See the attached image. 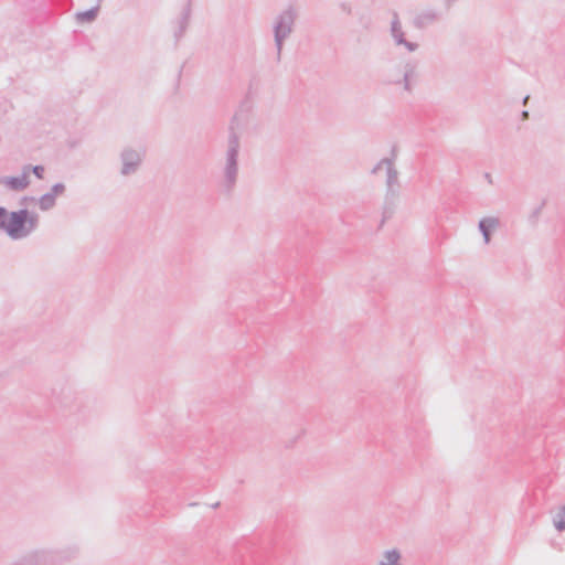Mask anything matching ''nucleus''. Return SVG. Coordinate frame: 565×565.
<instances>
[{"label": "nucleus", "mask_w": 565, "mask_h": 565, "mask_svg": "<svg viewBox=\"0 0 565 565\" xmlns=\"http://www.w3.org/2000/svg\"><path fill=\"white\" fill-rule=\"evenodd\" d=\"M553 523L557 531L562 532L565 530V518L561 511H558L553 518Z\"/></svg>", "instance_id": "6ab92c4d"}, {"label": "nucleus", "mask_w": 565, "mask_h": 565, "mask_svg": "<svg viewBox=\"0 0 565 565\" xmlns=\"http://www.w3.org/2000/svg\"><path fill=\"white\" fill-rule=\"evenodd\" d=\"M77 553L78 550L75 546L33 550L23 554L10 565H62L73 559Z\"/></svg>", "instance_id": "7ed1b4c3"}, {"label": "nucleus", "mask_w": 565, "mask_h": 565, "mask_svg": "<svg viewBox=\"0 0 565 565\" xmlns=\"http://www.w3.org/2000/svg\"><path fill=\"white\" fill-rule=\"evenodd\" d=\"M527 116H529V113H527L526 110H524V111L522 113V117L525 119V118H527Z\"/></svg>", "instance_id": "b1692460"}, {"label": "nucleus", "mask_w": 565, "mask_h": 565, "mask_svg": "<svg viewBox=\"0 0 565 565\" xmlns=\"http://www.w3.org/2000/svg\"><path fill=\"white\" fill-rule=\"evenodd\" d=\"M38 205L43 212L50 211L56 205V199L46 192L38 199Z\"/></svg>", "instance_id": "2eb2a0df"}, {"label": "nucleus", "mask_w": 565, "mask_h": 565, "mask_svg": "<svg viewBox=\"0 0 565 565\" xmlns=\"http://www.w3.org/2000/svg\"><path fill=\"white\" fill-rule=\"evenodd\" d=\"M145 151L142 149H137L132 147H125L119 153L120 159V174L122 177H130L136 174L143 161Z\"/></svg>", "instance_id": "423d86ee"}, {"label": "nucleus", "mask_w": 565, "mask_h": 565, "mask_svg": "<svg viewBox=\"0 0 565 565\" xmlns=\"http://www.w3.org/2000/svg\"><path fill=\"white\" fill-rule=\"evenodd\" d=\"M39 221V215L26 209L12 212L6 209V215L1 217L0 231L3 230L13 241L23 239L38 228Z\"/></svg>", "instance_id": "f03ea898"}, {"label": "nucleus", "mask_w": 565, "mask_h": 565, "mask_svg": "<svg viewBox=\"0 0 565 565\" xmlns=\"http://www.w3.org/2000/svg\"><path fill=\"white\" fill-rule=\"evenodd\" d=\"M377 565H404L402 552L396 547L385 550Z\"/></svg>", "instance_id": "ddd939ff"}, {"label": "nucleus", "mask_w": 565, "mask_h": 565, "mask_svg": "<svg viewBox=\"0 0 565 565\" xmlns=\"http://www.w3.org/2000/svg\"><path fill=\"white\" fill-rule=\"evenodd\" d=\"M296 19V10L292 7H288L281 12H279L274 20L273 32L277 52V61H280L281 58L284 42L294 32Z\"/></svg>", "instance_id": "20e7f679"}, {"label": "nucleus", "mask_w": 565, "mask_h": 565, "mask_svg": "<svg viewBox=\"0 0 565 565\" xmlns=\"http://www.w3.org/2000/svg\"><path fill=\"white\" fill-rule=\"evenodd\" d=\"M500 225L498 217L488 216L479 221L478 228L482 234L484 244H489L491 241V232Z\"/></svg>", "instance_id": "9b49d317"}, {"label": "nucleus", "mask_w": 565, "mask_h": 565, "mask_svg": "<svg viewBox=\"0 0 565 565\" xmlns=\"http://www.w3.org/2000/svg\"><path fill=\"white\" fill-rule=\"evenodd\" d=\"M457 0H444L445 7L449 9Z\"/></svg>", "instance_id": "4be33fe9"}, {"label": "nucleus", "mask_w": 565, "mask_h": 565, "mask_svg": "<svg viewBox=\"0 0 565 565\" xmlns=\"http://www.w3.org/2000/svg\"><path fill=\"white\" fill-rule=\"evenodd\" d=\"M23 171H25V174L29 177V173L32 172L39 180H42L44 178L45 169L43 166H31L25 164L23 166Z\"/></svg>", "instance_id": "a211bd4d"}, {"label": "nucleus", "mask_w": 565, "mask_h": 565, "mask_svg": "<svg viewBox=\"0 0 565 565\" xmlns=\"http://www.w3.org/2000/svg\"><path fill=\"white\" fill-rule=\"evenodd\" d=\"M339 8H340L341 12H343L348 15L352 14V4L350 2L343 1V2L339 3Z\"/></svg>", "instance_id": "412c9836"}, {"label": "nucleus", "mask_w": 565, "mask_h": 565, "mask_svg": "<svg viewBox=\"0 0 565 565\" xmlns=\"http://www.w3.org/2000/svg\"><path fill=\"white\" fill-rule=\"evenodd\" d=\"M484 178L488 180V182H489L490 184H492V177H491V174H490V173H486V174H484Z\"/></svg>", "instance_id": "5701e85b"}, {"label": "nucleus", "mask_w": 565, "mask_h": 565, "mask_svg": "<svg viewBox=\"0 0 565 565\" xmlns=\"http://www.w3.org/2000/svg\"><path fill=\"white\" fill-rule=\"evenodd\" d=\"M66 190V186L62 182H57L52 185L51 190L49 191L50 194H52L55 199L58 195H62Z\"/></svg>", "instance_id": "aec40b11"}, {"label": "nucleus", "mask_w": 565, "mask_h": 565, "mask_svg": "<svg viewBox=\"0 0 565 565\" xmlns=\"http://www.w3.org/2000/svg\"><path fill=\"white\" fill-rule=\"evenodd\" d=\"M441 20V13L436 9H424L420 12H418L413 21L412 24L417 30H425L429 28L430 25H434L438 21Z\"/></svg>", "instance_id": "1a4fd4ad"}, {"label": "nucleus", "mask_w": 565, "mask_h": 565, "mask_svg": "<svg viewBox=\"0 0 565 565\" xmlns=\"http://www.w3.org/2000/svg\"><path fill=\"white\" fill-rule=\"evenodd\" d=\"M53 396L61 407L67 409L73 408L79 399L76 390L70 385H63L60 390L55 388Z\"/></svg>", "instance_id": "6e6552de"}, {"label": "nucleus", "mask_w": 565, "mask_h": 565, "mask_svg": "<svg viewBox=\"0 0 565 565\" xmlns=\"http://www.w3.org/2000/svg\"><path fill=\"white\" fill-rule=\"evenodd\" d=\"M241 140L233 127H230L227 146L221 168L220 189L225 194H232L236 188L239 174L238 156Z\"/></svg>", "instance_id": "f257e3e1"}, {"label": "nucleus", "mask_w": 565, "mask_h": 565, "mask_svg": "<svg viewBox=\"0 0 565 565\" xmlns=\"http://www.w3.org/2000/svg\"><path fill=\"white\" fill-rule=\"evenodd\" d=\"M527 99H529V96L524 97L523 104H525Z\"/></svg>", "instance_id": "a878e982"}, {"label": "nucleus", "mask_w": 565, "mask_h": 565, "mask_svg": "<svg viewBox=\"0 0 565 565\" xmlns=\"http://www.w3.org/2000/svg\"><path fill=\"white\" fill-rule=\"evenodd\" d=\"M418 82V62L407 60L402 66L401 75H390L386 84L401 87L404 92L412 94Z\"/></svg>", "instance_id": "39448f33"}, {"label": "nucleus", "mask_w": 565, "mask_h": 565, "mask_svg": "<svg viewBox=\"0 0 565 565\" xmlns=\"http://www.w3.org/2000/svg\"><path fill=\"white\" fill-rule=\"evenodd\" d=\"M392 156L393 158H384L382 159L381 161H379L375 167L371 170V173L372 174H377L379 171L385 167L386 170L388 169V167L394 162V159L396 157V147H393L392 149Z\"/></svg>", "instance_id": "f3484780"}, {"label": "nucleus", "mask_w": 565, "mask_h": 565, "mask_svg": "<svg viewBox=\"0 0 565 565\" xmlns=\"http://www.w3.org/2000/svg\"><path fill=\"white\" fill-rule=\"evenodd\" d=\"M98 10H99V7L96 6V7L92 8V9H89V10L77 12L76 13V20L78 22H81V23L92 22V21H94L96 19Z\"/></svg>", "instance_id": "dca6fc26"}, {"label": "nucleus", "mask_w": 565, "mask_h": 565, "mask_svg": "<svg viewBox=\"0 0 565 565\" xmlns=\"http://www.w3.org/2000/svg\"><path fill=\"white\" fill-rule=\"evenodd\" d=\"M386 199H395L397 196L398 172L394 168V162L386 170Z\"/></svg>", "instance_id": "f8f14e48"}, {"label": "nucleus", "mask_w": 565, "mask_h": 565, "mask_svg": "<svg viewBox=\"0 0 565 565\" xmlns=\"http://www.w3.org/2000/svg\"><path fill=\"white\" fill-rule=\"evenodd\" d=\"M565 518V505L559 510Z\"/></svg>", "instance_id": "393cba45"}, {"label": "nucleus", "mask_w": 565, "mask_h": 565, "mask_svg": "<svg viewBox=\"0 0 565 565\" xmlns=\"http://www.w3.org/2000/svg\"><path fill=\"white\" fill-rule=\"evenodd\" d=\"M191 18V3L190 1L182 9L180 17L173 22V36L175 42H179L184 35Z\"/></svg>", "instance_id": "9d476101"}, {"label": "nucleus", "mask_w": 565, "mask_h": 565, "mask_svg": "<svg viewBox=\"0 0 565 565\" xmlns=\"http://www.w3.org/2000/svg\"><path fill=\"white\" fill-rule=\"evenodd\" d=\"M4 184L13 191H23L30 185V180L25 171L22 170L21 175L6 178Z\"/></svg>", "instance_id": "4468645a"}, {"label": "nucleus", "mask_w": 565, "mask_h": 565, "mask_svg": "<svg viewBox=\"0 0 565 565\" xmlns=\"http://www.w3.org/2000/svg\"><path fill=\"white\" fill-rule=\"evenodd\" d=\"M390 35L393 40V43L396 47H403L408 53H414L418 50L419 44L417 42H413L406 39V32L403 29L399 15L397 12H393L391 24H390Z\"/></svg>", "instance_id": "0eeeda50"}]
</instances>
